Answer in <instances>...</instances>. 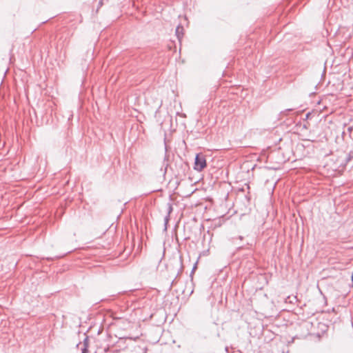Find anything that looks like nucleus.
Segmentation results:
<instances>
[{
	"label": "nucleus",
	"instance_id": "nucleus-1",
	"mask_svg": "<svg viewBox=\"0 0 353 353\" xmlns=\"http://www.w3.org/2000/svg\"><path fill=\"white\" fill-rule=\"evenodd\" d=\"M206 166L207 161L205 156L202 153L197 154L195 157L194 169L196 171L201 172Z\"/></svg>",
	"mask_w": 353,
	"mask_h": 353
}]
</instances>
